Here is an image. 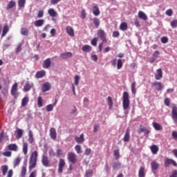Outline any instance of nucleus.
Segmentation results:
<instances>
[{"mask_svg": "<svg viewBox=\"0 0 177 177\" xmlns=\"http://www.w3.org/2000/svg\"><path fill=\"white\" fill-rule=\"evenodd\" d=\"M38 158V151L32 152L29 159V170L34 169L37 167V160Z\"/></svg>", "mask_w": 177, "mask_h": 177, "instance_id": "obj_1", "label": "nucleus"}, {"mask_svg": "<svg viewBox=\"0 0 177 177\" xmlns=\"http://www.w3.org/2000/svg\"><path fill=\"white\" fill-rule=\"evenodd\" d=\"M122 106L124 110H126L125 114H128V111L127 110L129 109V94L127 91L123 93Z\"/></svg>", "mask_w": 177, "mask_h": 177, "instance_id": "obj_2", "label": "nucleus"}, {"mask_svg": "<svg viewBox=\"0 0 177 177\" xmlns=\"http://www.w3.org/2000/svg\"><path fill=\"white\" fill-rule=\"evenodd\" d=\"M68 160L72 164H75L77 162V155L75 153L69 152L68 153Z\"/></svg>", "mask_w": 177, "mask_h": 177, "instance_id": "obj_3", "label": "nucleus"}, {"mask_svg": "<svg viewBox=\"0 0 177 177\" xmlns=\"http://www.w3.org/2000/svg\"><path fill=\"white\" fill-rule=\"evenodd\" d=\"M50 88H52V84L49 82H46L41 85V91L45 93L48 92V91H50Z\"/></svg>", "mask_w": 177, "mask_h": 177, "instance_id": "obj_4", "label": "nucleus"}, {"mask_svg": "<svg viewBox=\"0 0 177 177\" xmlns=\"http://www.w3.org/2000/svg\"><path fill=\"white\" fill-rule=\"evenodd\" d=\"M171 118L175 122V124H177V106H173L171 108Z\"/></svg>", "mask_w": 177, "mask_h": 177, "instance_id": "obj_5", "label": "nucleus"}, {"mask_svg": "<svg viewBox=\"0 0 177 177\" xmlns=\"http://www.w3.org/2000/svg\"><path fill=\"white\" fill-rule=\"evenodd\" d=\"M97 34L98 37H100V39L102 40V42H107V40L106 39V33L104 32V30H98Z\"/></svg>", "mask_w": 177, "mask_h": 177, "instance_id": "obj_6", "label": "nucleus"}, {"mask_svg": "<svg viewBox=\"0 0 177 177\" xmlns=\"http://www.w3.org/2000/svg\"><path fill=\"white\" fill-rule=\"evenodd\" d=\"M23 133H24V131L21 129L17 128L15 131V134L16 136L17 139H21Z\"/></svg>", "mask_w": 177, "mask_h": 177, "instance_id": "obj_7", "label": "nucleus"}, {"mask_svg": "<svg viewBox=\"0 0 177 177\" xmlns=\"http://www.w3.org/2000/svg\"><path fill=\"white\" fill-rule=\"evenodd\" d=\"M64 165H66V162L64 159H60L59 165H58V172L59 174L63 173V168H64Z\"/></svg>", "mask_w": 177, "mask_h": 177, "instance_id": "obj_8", "label": "nucleus"}, {"mask_svg": "<svg viewBox=\"0 0 177 177\" xmlns=\"http://www.w3.org/2000/svg\"><path fill=\"white\" fill-rule=\"evenodd\" d=\"M17 86H18L17 83H15L11 88V95L12 96H15V97L17 96Z\"/></svg>", "mask_w": 177, "mask_h": 177, "instance_id": "obj_9", "label": "nucleus"}, {"mask_svg": "<svg viewBox=\"0 0 177 177\" xmlns=\"http://www.w3.org/2000/svg\"><path fill=\"white\" fill-rule=\"evenodd\" d=\"M165 167H169V165H174V167H176L177 164L176 162H175V160L167 158L165 162Z\"/></svg>", "mask_w": 177, "mask_h": 177, "instance_id": "obj_10", "label": "nucleus"}, {"mask_svg": "<svg viewBox=\"0 0 177 177\" xmlns=\"http://www.w3.org/2000/svg\"><path fill=\"white\" fill-rule=\"evenodd\" d=\"M156 80H160L162 78V69L159 68L156 70V73H155Z\"/></svg>", "mask_w": 177, "mask_h": 177, "instance_id": "obj_11", "label": "nucleus"}, {"mask_svg": "<svg viewBox=\"0 0 177 177\" xmlns=\"http://www.w3.org/2000/svg\"><path fill=\"white\" fill-rule=\"evenodd\" d=\"M66 31L69 37H74V28L73 27L70 26H66Z\"/></svg>", "mask_w": 177, "mask_h": 177, "instance_id": "obj_12", "label": "nucleus"}, {"mask_svg": "<svg viewBox=\"0 0 177 177\" xmlns=\"http://www.w3.org/2000/svg\"><path fill=\"white\" fill-rule=\"evenodd\" d=\"M72 56H73V53L71 52L63 53L60 55L61 59H63L64 60L66 59H69Z\"/></svg>", "mask_w": 177, "mask_h": 177, "instance_id": "obj_13", "label": "nucleus"}, {"mask_svg": "<svg viewBox=\"0 0 177 177\" xmlns=\"http://www.w3.org/2000/svg\"><path fill=\"white\" fill-rule=\"evenodd\" d=\"M152 86H155L157 91H162V84L160 82H155L152 83Z\"/></svg>", "mask_w": 177, "mask_h": 177, "instance_id": "obj_14", "label": "nucleus"}, {"mask_svg": "<svg viewBox=\"0 0 177 177\" xmlns=\"http://www.w3.org/2000/svg\"><path fill=\"white\" fill-rule=\"evenodd\" d=\"M50 136L53 140H56V138H57V133H56V129L55 128H51L50 129Z\"/></svg>", "mask_w": 177, "mask_h": 177, "instance_id": "obj_15", "label": "nucleus"}, {"mask_svg": "<svg viewBox=\"0 0 177 177\" xmlns=\"http://www.w3.org/2000/svg\"><path fill=\"white\" fill-rule=\"evenodd\" d=\"M52 62L50 61V58H48L45 59L43 62V68H49L50 67Z\"/></svg>", "mask_w": 177, "mask_h": 177, "instance_id": "obj_16", "label": "nucleus"}, {"mask_svg": "<svg viewBox=\"0 0 177 177\" xmlns=\"http://www.w3.org/2000/svg\"><path fill=\"white\" fill-rule=\"evenodd\" d=\"M32 86H34L33 83H30L29 82H26L24 87V92H28V91H30Z\"/></svg>", "mask_w": 177, "mask_h": 177, "instance_id": "obj_17", "label": "nucleus"}, {"mask_svg": "<svg viewBox=\"0 0 177 177\" xmlns=\"http://www.w3.org/2000/svg\"><path fill=\"white\" fill-rule=\"evenodd\" d=\"M41 162L44 167H49V159L48 158V156L43 155Z\"/></svg>", "mask_w": 177, "mask_h": 177, "instance_id": "obj_18", "label": "nucleus"}, {"mask_svg": "<svg viewBox=\"0 0 177 177\" xmlns=\"http://www.w3.org/2000/svg\"><path fill=\"white\" fill-rule=\"evenodd\" d=\"M7 148L12 151H17L19 150V147L16 144H10L7 146Z\"/></svg>", "mask_w": 177, "mask_h": 177, "instance_id": "obj_19", "label": "nucleus"}, {"mask_svg": "<svg viewBox=\"0 0 177 177\" xmlns=\"http://www.w3.org/2000/svg\"><path fill=\"white\" fill-rule=\"evenodd\" d=\"M45 24L44 19H38L34 22V26L35 27H42Z\"/></svg>", "mask_w": 177, "mask_h": 177, "instance_id": "obj_20", "label": "nucleus"}, {"mask_svg": "<svg viewBox=\"0 0 177 177\" xmlns=\"http://www.w3.org/2000/svg\"><path fill=\"white\" fill-rule=\"evenodd\" d=\"M146 171L145 170L144 167H140L138 171V177H145Z\"/></svg>", "mask_w": 177, "mask_h": 177, "instance_id": "obj_21", "label": "nucleus"}, {"mask_svg": "<svg viewBox=\"0 0 177 177\" xmlns=\"http://www.w3.org/2000/svg\"><path fill=\"white\" fill-rule=\"evenodd\" d=\"M151 167L152 171L154 172V171H157V169H158V167H160V165L157 162L153 161L151 163Z\"/></svg>", "mask_w": 177, "mask_h": 177, "instance_id": "obj_22", "label": "nucleus"}, {"mask_svg": "<svg viewBox=\"0 0 177 177\" xmlns=\"http://www.w3.org/2000/svg\"><path fill=\"white\" fill-rule=\"evenodd\" d=\"M129 139H131V136H130V133H129V129H127L126 130V133L124 134L123 140H124V142H129Z\"/></svg>", "mask_w": 177, "mask_h": 177, "instance_id": "obj_23", "label": "nucleus"}, {"mask_svg": "<svg viewBox=\"0 0 177 177\" xmlns=\"http://www.w3.org/2000/svg\"><path fill=\"white\" fill-rule=\"evenodd\" d=\"M48 13L50 17H56L57 16V12L53 8L48 9Z\"/></svg>", "mask_w": 177, "mask_h": 177, "instance_id": "obj_24", "label": "nucleus"}, {"mask_svg": "<svg viewBox=\"0 0 177 177\" xmlns=\"http://www.w3.org/2000/svg\"><path fill=\"white\" fill-rule=\"evenodd\" d=\"M152 125L156 131H162V126H161V124L159 123L153 122Z\"/></svg>", "mask_w": 177, "mask_h": 177, "instance_id": "obj_25", "label": "nucleus"}, {"mask_svg": "<svg viewBox=\"0 0 177 177\" xmlns=\"http://www.w3.org/2000/svg\"><path fill=\"white\" fill-rule=\"evenodd\" d=\"M14 6H16V1L11 0L8 2L6 9L9 10V9H12V8H14Z\"/></svg>", "mask_w": 177, "mask_h": 177, "instance_id": "obj_26", "label": "nucleus"}, {"mask_svg": "<svg viewBox=\"0 0 177 177\" xmlns=\"http://www.w3.org/2000/svg\"><path fill=\"white\" fill-rule=\"evenodd\" d=\"M138 17L139 19H141V20H144L145 21L147 20V15H146L142 11L138 12Z\"/></svg>", "mask_w": 177, "mask_h": 177, "instance_id": "obj_27", "label": "nucleus"}, {"mask_svg": "<svg viewBox=\"0 0 177 177\" xmlns=\"http://www.w3.org/2000/svg\"><path fill=\"white\" fill-rule=\"evenodd\" d=\"M28 102H30V98L27 96L24 97L21 100V106L26 107L28 104Z\"/></svg>", "mask_w": 177, "mask_h": 177, "instance_id": "obj_28", "label": "nucleus"}, {"mask_svg": "<svg viewBox=\"0 0 177 177\" xmlns=\"http://www.w3.org/2000/svg\"><path fill=\"white\" fill-rule=\"evenodd\" d=\"M22 151L25 156H27V153H28V143L24 142Z\"/></svg>", "mask_w": 177, "mask_h": 177, "instance_id": "obj_29", "label": "nucleus"}, {"mask_svg": "<svg viewBox=\"0 0 177 177\" xmlns=\"http://www.w3.org/2000/svg\"><path fill=\"white\" fill-rule=\"evenodd\" d=\"M46 75V72L45 71H40L37 72L35 77L36 78H42V77H45Z\"/></svg>", "mask_w": 177, "mask_h": 177, "instance_id": "obj_30", "label": "nucleus"}, {"mask_svg": "<svg viewBox=\"0 0 177 177\" xmlns=\"http://www.w3.org/2000/svg\"><path fill=\"white\" fill-rule=\"evenodd\" d=\"M93 13L94 16H99L100 15V10H99V7L94 6H93Z\"/></svg>", "mask_w": 177, "mask_h": 177, "instance_id": "obj_31", "label": "nucleus"}, {"mask_svg": "<svg viewBox=\"0 0 177 177\" xmlns=\"http://www.w3.org/2000/svg\"><path fill=\"white\" fill-rule=\"evenodd\" d=\"M82 50L83 52H85L86 53H88V52H91L92 50V46L89 45H84L82 48Z\"/></svg>", "mask_w": 177, "mask_h": 177, "instance_id": "obj_32", "label": "nucleus"}, {"mask_svg": "<svg viewBox=\"0 0 177 177\" xmlns=\"http://www.w3.org/2000/svg\"><path fill=\"white\" fill-rule=\"evenodd\" d=\"M150 149L152 154H157V153H158V147H157V145H153L151 146Z\"/></svg>", "mask_w": 177, "mask_h": 177, "instance_id": "obj_33", "label": "nucleus"}, {"mask_svg": "<svg viewBox=\"0 0 177 177\" xmlns=\"http://www.w3.org/2000/svg\"><path fill=\"white\" fill-rule=\"evenodd\" d=\"M158 56H160V52L157 50L155 51L153 54V58L149 60L150 63H154V61L156 59H157V57H158Z\"/></svg>", "mask_w": 177, "mask_h": 177, "instance_id": "obj_34", "label": "nucleus"}, {"mask_svg": "<svg viewBox=\"0 0 177 177\" xmlns=\"http://www.w3.org/2000/svg\"><path fill=\"white\" fill-rule=\"evenodd\" d=\"M142 132H144L145 136H147L150 133V131L145 127L140 128L138 130V133H142Z\"/></svg>", "mask_w": 177, "mask_h": 177, "instance_id": "obj_35", "label": "nucleus"}, {"mask_svg": "<svg viewBox=\"0 0 177 177\" xmlns=\"http://www.w3.org/2000/svg\"><path fill=\"white\" fill-rule=\"evenodd\" d=\"M77 143H84L85 139L84 138V134L82 133L80 137H75Z\"/></svg>", "mask_w": 177, "mask_h": 177, "instance_id": "obj_36", "label": "nucleus"}, {"mask_svg": "<svg viewBox=\"0 0 177 177\" xmlns=\"http://www.w3.org/2000/svg\"><path fill=\"white\" fill-rule=\"evenodd\" d=\"M107 104L109 106V110H111L113 109V98H111V97L109 96L108 99H107Z\"/></svg>", "mask_w": 177, "mask_h": 177, "instance_id": "obj_37", "label": "nucleus"}, {"mask_svg": "<svg viewBox=\"0 0 177 177\" xmlns=\"http://www.w3.org/2000/svg\"><path fill=\"white\" fill-rule=\"evenodd\" d=\"M120 28L122 31H127V30H128V24L127 22H122L120 26Z\"/></svg>", "mask_w": 177, "mask_h": 177, "instance_id": "obj_38", "label": "nucleus"}, {"mask_svg": "<svg viewBox=\"0 0 177 177\" xmlns=\"http://www.w3.org/2000/svg\"><path fill=\"white\" fill-rule=\"evenodd\" d=\"M8 32H9V26L8 25H5L3 28V32H2L1 37H5V35H6Z\"/></svg>", "mask_w": 177, "mask_h": 177, "instance_id": "obj_39", "label": "nucleus"}, {"mask_svg": "<svg viewBox=\"0 0 177 177\" xmlns=\"http://www.w3.org/2000/svg\"><path fill=\"white\" fill-rule=\"evenodd\" d=\"M37 106L38 107L41 108L44 106V100L42 99V97L39 96L37 98Z\"/></svg>", "mask_w": 177, "mask_h": 177, "instance_id": "obj_40", "label": "nucleus"}, {"mask_svg": "<svg viewBox=\"0 0 177 177\" xmlns=\"http://www.w3.org/2000/svg\"><path fill=\"white\" fill-rule=\"evenodd\" d=\"M93 22L96 28H99V26H100V20L97 18H93Z\"/></svg>", "mask_w": 177, "mask_h": 177, "instance_id": "obj_41", "label": "nucleus"}, {"mask_svg": "<svg viewBox=\"0 0 177 177\" xmlns=\"http://www.w3.org/2000/svg\"><path fill=\"white\" fill-rule=\"evenodd\" d=\"M93 176V170L88 169L86 171L84 177H92Z\"/></svg>", "mask_w": 177, "mask_h": 177, "instance_id": "obj_42", "label": "nucleus"}, {"mask_svg": "<svg viewBox=\"0 0 177 177\" xmlns=\"http://www.w3.org/2000/svg\"><path fill=\"white\" fill-rule=\"evenodd\" d=\"M8 165H5L1 166V171H2L3 176H5L6 175V174L8 173Z\"/></svg>", "mask_w": 177, "mask_h": 177, "instance_id": "obj_43", "label": "nucleus"}, {"mask_svg": "<svg viewBox=\"0 0 177 177\" xmlns=\"http://www.w3.org/2000/svg\"><path fill=\"white\" fill-rule=\"evenodd\" d=\"M26 174H27V166L24 165L22 167L21 176L24 177L26 176Z\"/></svg>", "mask_w": 177, "mask_h": 177, "instance_id": "obj_44", "label": "nucleus"}, {"mask_svg": "<svg viewBox=\"0 0 177 177\" xmlns=\"http://www.w3.org/2000/svg\"><path fill=\"white\" fill-rule=\"evenodd\" d=\"M131 92L133 95L136 94V82L131 83Z\"/></svg>", "mask_w": 177, "mask_h": 177, "instance_id": "obj_45", "label": "nucleus"}, {"mask_svg": "<svg viewBox=\"0 0 177 177\" xmlns=\"http://www.w3.org/2000/svg\"><path fill=\"white\" fill-rule=\"evenodd\" d=\"M18 6L19 8H24L26 6V0H19Z\"/></svg>", "mask_w": 177, "mask_h": 177, "instance_id": "obj_46", "label": "nucleus"}, {"mask_svg": "<svg viewBox=\"0 0 177 177\" xmlns=\"http://www.w3.org/2000/svg\"><path fill=\"white\" fill-rule=\"evenodd\" d=\"M113 156L115 160H118L120 158V149H116L114 151Z\"/></svg>", "mask_w": 177, "mask_h": 177, "instance_id": "obj_47", "label": "nucleus"}, {"mask_svg": "<svg viewBox=\"0 0 177 177\" xmlns=\"http://www.w3.org/2000/svg\"><path fill=\"white\" fill-rule=\"evenodd\" d=\"M74 80H75V81H74L75 85L77 86V85H78V84H80V80H81V77H80V75H76L75 76Z\"/></svg>", "mask_w": 177, "mask_h": 177, "instance_id": "obj_48", "label": "nucleus"}, {"mask_svg": "<svg viewBox=\"0 0 177 177\" xmlns=\"http://www.w3.org/2000/svg\"><path fill=\"white\" fill-rule=\"evenodd\" d=\"M75 150L77 154H81V153H82V150L81 149V146L80 145H76L75 147Z\"/></svg>", "mask_w": 177, "mask_h": 177, "instance_id": "obj_49", "label": "nucleus"}, {"mask_svg": "<svg viewBox=\"0 0 177 177\" xmlns=\"http://www.w3.org/2000/svg\"><path fill=\"white\" fill-rule=\"evenodd\" d=\"M21 34L22 35L27 36V35H28V30L26 28H22L21 30Z\"/></svg>", "mask_w": 177, "mask_h": 177, "instance_id": "obj_50", "label": "nucleus"}, {"mask_svg": "<svg viewBox=\"0 0 177 177\" xmlns=\"http://www.w3.org/2000/svg\"><path fill=\"white\" fill-rule=\"evenodd\" d=\"M55 106V104L47 105V106H46L47 111H53Z\"/></svg>", "mask_w": 177, "mask_h": 177, "instance_id": "obj_51", "label": "nucleus"}, {"mask_svg": "<svg viewBox=\"0 0 177 177\" xmlns=\"http://www.w3.org/2000/svg\"><path fill=\"white\" fill-rule=\"evenodd\" d=\"M20 161H21V160H20V158H15V160H14V168H16V167H17V165L20 164Z\"/></svg>", "mask_w": 177, "mask_h": 177, "instance_id": "obj_52", "label": "nucleus"}, {"mask_svg": "<svg viewBox=\"0 0 177 177\" xmlns=\"http://www.w3.org/2000/svg\"><path fill=\"white\" fill-rule=\"evenodd\" d=\"M113 168V169H120V168H121V164L120 163V162H115Z\"/></svg>", "mask_w": 177, "mask_h": 177, "instance_id": "obj_53", "label": "nucleus"}, {"mask_svg": "<svg viewBox=\"0 0 177 177\" xmlns=\"http://www.w3.org/2000/svg\"><path fill=\"white\" fill-rule=\"evenodd\" d=\"M122 68V60L118 59L117 63V68L118 70H120Z\"/></svg>", "mask_w": 177, "mask_h": 177, "instance_id": "obj_54", "label": "nucleus"}, {"mask_svg": "<svg viewBox=\"0 0 177 177\" xmlns=\"http://www.w3.org/2000/svg\"><path fill=\"white\" fill-rule=\"evenodd\" d=\"M171 26L172 28H176L177 27V19L171 21Z\"/></svg>", "mask_w": 177, "mask_h": 177, "instance_id": "obj_55", "label": "nucleus"}, {"mask_svg": "<svg viewBox=\"0 0 177 177\" xmlns=\"http://www.w3.org/2000/svg\"><path fill=\"white\" fill-rule=\"evenodd\" d=\"M97 41H98L97 37L91 40V45H93V46H96V45H97Z\"/></svg>", "mask_w": 177, "mask_h": 177, "instance_id": "obj_56", "label": "nucleus"}, {"mask_svg": "<svg viewBox=\"0 0 177 177\" xmlns=\"http://www.w3.org/2000/svg\"><path fill=\"white\" fill-rule=\"evenodd\" d=\"M91 153H92V149H91V148H87L85 149V151H84L85 156H89Z\"/></svg>", "mask_w": 177, "mask_h": 177, "instance_id": "obj_57", "label": "nucleus"}, {"mask_svg": "<svg viewBox=\"0 0 177 177\" xmlns=\"http://www.w3.org/2000/svg\"><path fill=\"white\" fill-rule=\"evenodd\" d=\"M81 17L82 19H85V17H86V12L85 11L84 9L82 10V12H81Z\"/></svg>", "mask_w": 177, "mask_h": 177, "instance_id": "obj_58", "label": "nucleus"}, {"mask_svg": "<svg viewBox=\"0 0 177 177\" xmlns=\"http://www.w3.org/2000/svg\"><path fill=\"white\" fill-rule=\"evenodd\" d=\"M3 156H4L5 157H10L12 156V152L9 151H5L4 153H3Z\"/></svg>", "mask_w": 177, "mask_h": 177, "instance_id": "obj_59", "label": "nucleus"}, {"mask_svg": "<svg viewBox=\"0 0 177 177\" xmlns=\"http://www.w3.org/2000/svg\"><path fill=\"white\" fill-rule=\"evenodd\" d=\"M166 15L167 16L171 17L172 16V14L174 13V12L172 11V9H169L167 10H166Z\"/></svg>", "mask_w": 177, "mask_h": 177, "instance_id": "obj_60", "label": "nucleus"}, {"mask_svg": "<svg viewBox=\"0 0 177 177\" xmlns=\"http://www.w3.org/2000/svg\"><path fill=\"white\" fill-rule=\"evenodd\" d=\"M48 154L50 157H55V156H56V153H55V151H53V149H50L48 151Z\"/></svg>", "mask_w": 177, "mask_h": 177, "instance_id": "obj_61", "label": "nucleus"}, {"mask_svg": "<svg viewBox=\"0 0 177 177\" xmlns=\"http://www.w3.org/2000/svg\"><path fill=\"white\" fill-rule=\"evenodd\" d=\"M21 50V44L19 43L16 48V53H19V52H20Z\"/></svg>", "mask_w": 177, "mask_h": 177, "instance_id": "obj_62", "label": "nucleus"}, {"mask_svg": "<svg viewBox=\"0 0 177 177\" xmlns=\"http://www.w3.org/2000/svg\"><path fill=\"white\" fill-rule=\"evenodd\" d=\"M37 17L41 19V17H44V10H39L37 14Z\"/></svg>", "mask_w": 177, "mask_h": 177, "instance_id": "obj_63", "label": "nucleus"}, {"mask_svg": "<svg viewBox=\"0 0 177 177\" xmlns=\"http://www.w3.org/2000/svg\"><path fill=\"white\" fill-rule=\"evenodd\" d=\"M170 177H177V171L174 170Z\"/></svg>", "mask_w": 177, "mask_h": 177, "instance_id": "obj_64", "label": "nucleus"}]
</instances>
